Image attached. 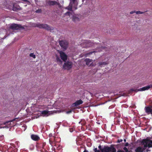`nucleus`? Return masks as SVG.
Segmentation results:
<instances>
[{"mask_svg": "<svg viewBox=\"0 0 152 152\" xmlns=\"http://www.w3.org/2000/svg\"><path fill=\"white\" fill-rule=\"evenodd\" d=\"M15 119H13V120L12 121H6L4 123V124H7V123H9L10 122H11V121H14L15 120Z\"/></svg>", "mask_w": 152, "mask_h": 152, "instance_id": "b1692460", "label": "nucleus"}, {"mask_svg": "<svg viewBox=\"0 0 152 152\" xmlns=\"http://www.w3.org/2000/svg\"><path fill=\"white\" fill-rule=\"evenodd\" d=\"M20 7L18 5L13 4L12 8V10L14 11H17L18 10H20Z\"/></svg>", "mask_w": 152, "mask_h": 152, "instance_id": "4468645a", "label": "nucleus"}, {"mask_svg": "<svg viewBox=\"0 0 152 152\" xmlns=\"http://www.w3.org/2000/svg\"><path fill=\"white\" fill-rule=\"evenodd\" d=\"M45 150V151L46 152H47V151L46 150Z\"/></svg>", "mask_w": 152, "mask_h": 152, "instance_id": "a18cd8bd", "label": "nucleus"}, {"mask_svg": "<svg viewBox=\"0 0 152 152\" xmlns=\"http://www.w3.org/2000/svg\"><path fill=\"white\" fill-rule=\"evenodd\" d=\"M124 142H126V139H124Z\"/></svg>", "mask_w": 152, "mask_h": 152, "instance_id": "79ce46f5", "label": "nucleus"}, {"mask_svg": "<svg viewBox=\"0 0 152 152\" xmlns=\"http://www.w3.org/2000/svg\"><path fill=\"white\" fill-rule=\"evenodd\" d=\"M10 29L12 30H18L19 29H24V27L22 26L21 25L17 24L15 23H14L10 25Z\"/></svg>", "mask_w": 152, "mask_h": 152, "instance_id": "423d86ee", "label": "nucleus"}, {"mask_svg": "<svg viewBox=\"0 0 152 152\" xmlns=\"http://www.w3.org/2000/svg\"><path fill=\"white\" fill-rule=\"evenodd\" d=\"M46 4L48 5L49 6H53L56 4H58V3L56 1L49 0L47 1Z\"/></svg>", "mask_w": 152, "mask_h": 152, "instance_id": "9d476101", "label": "nucleus"}, {"mask_svg": "<svg viewBox=\"0 0 152 152\" xmlns=\"http://www.w3.org/2000/svg\"><path fill=\"white\" fill-rule=\"evenodd\" d=\"M41 152H42V150H41Z\"/></svg>", "mask_w": 152, "mask_h": 152, "instance_id": "09e8293b", "label": "nucleus"}, {"mask_svg": "<svg viewBox=\"0 0 152 152\" xmlns=\"http://www.w3.org/2000/svg\"><path fill=\"white\" fill-rule=\"evenodd\" d=\"M109 33H110V34H113V33H110V32H109Z\"/></svg>", "mask_w": 152, "mask_h": 152, "instance_id": "c03bdc74", "label": "nucleus"}, {"mask_svg": "<svg viewBox=\"0 0 152 152\" xmlns=\"http://www.w3.org/2000/svg\"><path fill=\"white\" fill-rule=\"evenodd\" d=\"M4 139V136L2 135L0 136V141H2Z\"/></svg>", "mask_w": 152, "mask_h": 152, "instance_id": "c85d7f7f", "label": "nucleus"}, {"mask_svg": "<svg viewBox=\"0 0 152 152\" xmlns=\"http://www.w3.org/2000/svg\"><path fill=\"white\" fill-rule=\"evenodd\" d=\"M96 52V51H93L90 52L89 53H87L86 54V56L90 55L91 54L93 53H95V52Z\"/></svg>", "mask_w": 152, "mask_h": 152, "instance_id": "4be33fe9", "label": "nucleus"}, {"mask_svg": "<svg viewBox=\"0 0 152 152\" xmlns=\"http://www.w3.org/2000/svg\"><path fill=\"white\" fill-rule=\"evenodd\" d=\"M148 151H149L148 150H146V151H147V152H148Z\"/></svg>", "mask_w": 152, "mask_h": 152, "instance_id": "49530a36", "label": "nucleus"}, {"mask_svg": "<svg viewBox=\"0 0 152 152\" xmlns=\"http://www.w3.org/2000/svg\"><path fill=\"white\" fill-rule=\"evenodd\" d=\"M108 63L107 62H99L98 64V66L102 67V66L106 65Z\"/></svg>", "mask_w": 152, "mask_h": 152, "instance_id": "a211bd4d", "label": "nucleus"}, {"mask_svg": "<svg viewBox=\"0 0 152 152\" xmlns=\"http://www.w3.org/2000/svg\"><path fill=\"white\" fill-rule=\"evenodd\" d=\"M72 111V110H70L68 111H67V114H69Z\"/></svg>", "mask_w": 152, "mask_h": 152, "instance_id": "2f4dec72", "label": "nucleus"}, {"mask_svg": "<svg viewBox=\"0 0 152 152\" xmlns=\"http://www.w3.org/2000/svg\"><path fill=\"white\" fill-rule=\"evenodd\" d=\"M93 150H94V152H101L100 150H97V148H95Z\"/></svg>", "mask_w": 152, "mask_h": 152, "instance_id": "bb28decb", "label": "nucleus"}, {"mask_svg": "<svg viewBox=\"0 0 152 152\" xmlns=\"http://www.w3.org/2000/svg\"><path fill=\"white\" fill-rule=\"evenodd\" d=\"M66 110V107H64V109H62V110L63 111H64L65 110Z\"/></svg>", "mask_w": 152, "mask_h": 152, "instance_id": "4c0bfd02", "label": "nucleus"}, {"mask_svg": "<svg viewBox=\"0 0 152 152\" xmlns=\"http://www.w3.org/2000/svg\"><path fill=\"white\" fill-rule=\"evenodd\" d=\"M69 132H73V129L72 128H69Z\"/></svg>", "mask_w": 152, "mask_h": 152, "instance_id": "7c9ffc66", "label": "nucleus"}, {"mask_svg": "<svg viewBox=\"0 0 152 152\" xmlns=\"http://www.w3.org/2000/svg\"><path fill=\"white\" fill-rule=\"evenodd\" d=\"M83 152H88V151L86 150H85Z\"/></svg>", "mask_w": 152, "mask_h": 152, "instance_id": "a19ab883", "label": "nucleus"}, {"mask_svg": "<svg viewBox=\"0 0 152 152\" xmlns=\"http://www.w3.org/2000/svg\"><path fill=\"white\" fill-rule=\"evenodd\" d=\"M59 45L61 46V48H63L64 50L66 49V42L64 40L60 41L59 42Z\"/></svg>", "mask_w": 152, "mask_h": 152, "instance_id": "6e6552de", "label": "nucleus"}, {"mask_svg": "<svg viewBox=\"0 0 152 152\" xmlns=\"http://www.w3.org/2000/svg\"><path fill=\"white\" fill-rule=\"evenodd\" d=\"M141 144L144 145L143 147H138L135 149V152H143L145 150L146 148H152V140L149 139H143L141 141Z\"/></svg>", "mask_w": 152, "mask_h": 152, "instance_id": "f03ea898", "label": "nucleus"}, {"mask_svg": "<svg viewBox=\"0 0 152 152\" xmlns=\"http://www.w3.org/2000/svg\"><path fill=\"white\" fill-rule=\"evenodd\" d=\"M59 53L60 54L61 59L64 62V63L63 66V68L65 69H66V55L65 54L64 52L61 51H59Z\"/></svg>", "mask_w": 152, "mask_h": 152, "instance_id": "39448f33", "label": "nucleus"}, {"mask_svg": "<svg viewBox=\"0 0 152 152\" xmlns=\"http://www.w3.org/2000/svg\"><path fill=\"white\" fill-rule=\"evenodd\" d=\"M72 62L67 61V70L72 67Z\"/></svg>", "mask_w": 152, "mask_h": 152, "instance_id": "2eb2a0df", "label": "nucleus"}, {"mask_svg": "<svg viewBox=\"0 0 152 152\" xmlns=\"http://www.w3.org/2000/svg\"><path fill=\"white\" fill-rule=\"evenodd\" d=\"M78 3L76 0H70V2L68 7H67V10H70V12H67V16L72 17V20L75 22L79 21V18L76 15L74 14V10L77 9Z\"/></svg>", "mask_w": 152, "mask_h": 152, "instance_id": "f257e3e1", "label": "nucleus"}, {"mask_svg": "<svg viewBox=\"0 0 152 152\" xmlns=\"http://www.w3.org/2000/svg\"><path fill=\"white\" fill-rule=\"evenodd\" d=\"M83 102L82 101L81 99L78 100L76 101L73 104V106H77L79 105H80L83 104Z\"/></svg>", "mask_w": 152, "mask_h": 152, "instance_id": "ddd939ff", "label": "nucleus"}, {"mask_svg": "<svg viewBox=\"0 0 152 152\" xmlns=\"http://www.w3.org/2000/svg\"><path fill=\"white\" fill-rule=\"evenodd\" d=\"M117 152H125L123 150H118L117 151Z\"/></svg>", "mask_w": 152, "mask_h": 152, "instance_id": "e433bc0d", "label": "nucleus"}, {"mask_svg": "<svg viewBox=\"0 0 152 152\" xmlns=\"http://www.w3.org/2000/svg\"><path fill=\"white\" fill-rule=\"evenodd\" d=\"M128 152H129L128 151Z\"/></svg>", "mask_w": 152, "mask_h": 152, "instance_id": "8fccbe9b", "label": "nucleus"}, {"mask_svg": "<svg viewBox=\"0 0 152 152\" xmlns=\"http://www.w3.org/2000/svg\"><path fill=\"white\" fill-rule=\"evenodd\" d=\"M98 148L99 149H100V151H101V150L103 149V148H102L101 146L100 145L98 146Z\"/></svg>", "mask_w": 152, "mask_h": 152, "instance_id": "f704fd0d", "label": "nucleus"}, {"mask_svg": "<svg viewBox=\"0 0 152 152\" xmlns=\"http://www.w3.org/2000/svg\"><path fill=\"white\" fill-rule=\"evenodd\" d=\"M92 61V59L88 58H86L85 60V61L86 62V64L87 66L89 65L90 63Z\"/></svg>", "mask_w": 152, "mask_h": 152, "instance_id": "f3484780", "label": "nucleus"}, {"mask_svg": "<svg viewBox=\"0 0 152 152\" xmlns=\"http://www.w3.org/2000/svg\"><path fill=\"white\" fill-rule=\"evenodd\" d=\"M46 145V144L45 142H43L40 145V147L44 149V147L45 145Z\"/></svg>", "mask_w": 152, "mask_h": 152, "instance_id": "5701e85b", "label": "nucleus"}, {"mask_svg": "<svg viewBox=\"0 0 152 152\" xmlns=\"http://www.w3.org/2000/svg\"><path fill=\"white\" fill-rule=\"evenodd\" d=\"M129 143L128 142H126L125 143V144H124V145L126 147H127L129 145Z\"/></svg>", "mask_w": 152, "mask_h": 152, "instance_id": "c9c22d12", "label": "nucleus"}, {"mask_svg": "<svg viewBox=\"0 0 152 152\" xmlns=\"http://www.w3.org/2000/svg\"><path fill=\"white\" fill-rule=\"evenodd\" d=\"M105 48V47H102L101 48H100V50H98L99 51H101L102 50H103V49H104Z\"/></svg>", "mask_w": 152, "mask_h": 152, "instance_id": "473e14b6", "label": "nucleus"}, {"mask_svg": "<svg viewBox=\"0 0 152 152\" xmlns=\"http://www.w3.org/2000/svg\"><path fill=\"white\" fill-rule=\"evenodd\" d=\"M35 12L36 13H41L42 12V10L41 9H39L37 10Z\"/></svg>", "mask_w": 152, "mask_h": 152, "instance_id": "a878e982", "label": "nucleus"}, {"mask_svg": "<svg viewBox=\"0 0 152 152\" xmlns=\"http://www.w3.org/2000/svg\"><path fill=\"white\" fill-rule=\"evenodd\" d=\"M84 42L86 44V48L91 47L93 45V43L90 40H86Z\"/></svg>", "mask_w": 152, "mask_h": 152, "instance_id": "1a4fd4ad", "label": "nucleus"}, {"mask_svg": "<svg viewBox=\"0 0 152 152\" xmlns=\"http://www.w3.org/2000/svg\"><path fill=\"white\" fill-rule=\"evenodd\" d=\"M135 12H136V11H135V10L132 11H131V12H130V14H132L134 13H135Z\"/></svg>", "mask_w": 152, "mask_h": 152, "instance_id": "72a5a7b5", "label": "nucleus"}, {"mask_svg": "<svg viewBox=\"0 0 152 152\" xmlns=\"http://www.w3.org/2000/svg\"><path fill=\"white\" fill-rule=\"evenodd\" d=\"M67 48L68 47V43L67 42Z\"/></svg>", "mask_w": 152, "mask_h": 152, "instance_id": "de8ad7c7", "label": "nucleus"}, {"mask_svg": "<svg viewBox=\"0 0 152 152\" xmlns=\"http://www.w3.org/2000/svg\"><path fill=\"white\" fill-rule=\"evenodd\" d=\"M49 112V111H47V110H44L42 111L41 114L44 115H45L48 114Z\"/></svg>", "mask_w": 152, "mask_h": 152, "instance_id": "aec40b11", "label": "nucleus"}, {"mask_svg": "<svg viewBox=\"0 0 152 152\" xmlns=\"http://www.w3.org/2000/svg\"><path fill=\"white\" fill-rule=\"evenodd\" d=\"M116 150L114 147L113 145H110V147L104 146L102 149H101V152H116Z\"/></svg>", "mask_w": 152, "mask_h": 152, "instance_id": "20e7f679", "label": "nucleus"}, {"mask_svg": "<svg viewBox=\"0 0 152 152\" xmlns=\"http://www.w3.org/2000/svg\"><path fill=\"white\" fill-rule=\"evenodd\" d=\"M135 13L137 14H142L144 12H141L140 11H136Z\"/></svg>", "mask_w": 152, "mask_h": 152, "instance_id": "393cba45", "label": "nucleus"}, {"mask_svg": "<svg viewBox=\"0 0 152 152\" xmlns=\"http://www.w3.org/2000/svg\"><path fill=\"white\" fill-rule=\"evenodd\" d=\"M22 0L24 1V2H28V0Z\"/></svg>", "mask_w": 152, "mask_h": 152, "instance_id": "58836bf2", "label": "nucleus"}, {"mask_svg": "<svg viewBox=\"0 0 152 152\" xmlns=\"http://www.w3.org/2000/svg\"><path fill=\"white\" fill-rule=\"evenodd\" d=\"M151 88H152V85L151 84L148 86H144L142 88L140 89V91H144L146 90H148Z\"/></svg>", "mask_w": 152, "mask_h": 152, "instance_id": "f8f14e48", "label": "nucleus"}, {"mask_svg": "<svg viewBox=\"0 0 152 152\" xmlns=\"http://www.w3.org/2000/svg\"><path fill=\"white\" fill-rule=\"evenodd\" d=\"M35 27H38L40 28H43L51 31L53 30V27H50L49 25L46 24H40L39 23H36Z\"/></svg>", "mask_w": 152, "mask_h": 152, "instance_id": "7ed1b4c3", "label": "nucleus"}, {"mask_svg": "<svg viewBox=\"0 0 152 152\" xmlns=\"http://www.w3.org/2000/svg\"><path fill=\"white\" fill-rule=\"evenodd\" d=\"M95 65H96V64H95V65H93V64H92V63L91 64H90V66H95Z\"/></svg>", "mask_w": 152, "mask_h": 152, "instance_id": "ea45409f", "label": "nucleus"}, {"mask_svg": "<svg viewBox=\"0 0 152 152\" xmlns=\"http://www.w3.org/2000/svg\"><path fill=\"white\" fill-rule=\"evenodd\" d=\"M150 104L151 105L146 106L144 109L147 113L151 114L152 115V104L150 103Z\"/></svg>", "mask_w": 152, "mask_h": 152, "instance_id": "0eeeda50", "label": "nucleus"}, {"mask_svg": "<svg viewBox=\"0 0 152 152\" xmlns=\"http://www.w3.org/2000/svg\"><path fill=\"white\" fill-rule=\"evenodd\" d=\"M29 56L30 57H33V58H36V56L34 54V53H30Z\"/></svg>", "mask_w": 152, "mask_h": 152, "instance_id": "412c9836", "label": "nucleus"}, {"mask_svg": "<svg viewBox=\"0 0 152 152\" xmlns=\"http://www.w3.org/2000/svg\"><path fill=\"white\" fill-rule=\"evenodd\" d=\"M123 141V139H118L117 141V142L118 143H120L121 142H122Z\"/></svg>", "mask_w": 152, "mask_h": 152, "instance_id": "c756f323", "label": "nucleus"}, {"mask_svg": "<svg viewBox=\"0 0 152 152\" xmlns=\"http://www.w3.org/2000/svg\"><path fill=\"white\" fill-rule=\"evenodd\" d=\"M79 124H81L82 125L84 126L86 124V122L84 119H82L81 121L79 122Z\"/></svg>", "mask_w": 152, "mask_h": 152, "instance_id": "6ab92c4d", "label": "nucleus"}, {"mask_svg": "<svg viewBox=\"0 0 152 152\" xmlns=\"http://www.w3.org/2000/svg\"><path fill=\"white\" fill-rule=\"evenodd\" d=\"M123 149L125 151V152H128L129 150L126 147H124L123 148Z\"/></svg>", "mask_w": 152, "mask_h": 152, "instance_id": "cd10ccee", "label": "nucleus"}, {"mask_svg": "<svg viewBox=\"0 0 152 152\" xmlns=\"http://www.w3.org/2000/svg\"><path fill=\"white\" fill-rule=\"evenodd\" d=\"M119 145H118H118H117V148H118V147H119Z\"/></svg>", "mask_w": 152, "mask_h": 152, "instance_id": "37998d69", "label": "nucleus"}, {"mask_svg": "<svg viewBox=\"0 0 152 152\" xmlns=\"http://www.w3.org/2000/svg\"><path fill=\"white\" fill-rule=\"evenodd\" d=\"M31 139L34 141H38L40 139L38 136L34 134H32L31 135Z\"/></svg>", "mask_w": 152, "mask_h": 152, "instance_id": "9b49d317", "label": "nucleus"}, {"mask_svg": "<svg viewBox=\"0 0 152 152\" xmlns=\"http://www.w3.org/2000/svg\"><path fill=\"white\" fill-rule=\"evenodd\" d=\"M56 61H57V62L58 64L59 65H61L62 64V61L61 60L60 58L58 57V56L56 55Z\"/></svg>", "mask_w": 152, "mask_h": 152, "instance_id": "dca6fc26", "label": "nucleus"}]
</instances>
